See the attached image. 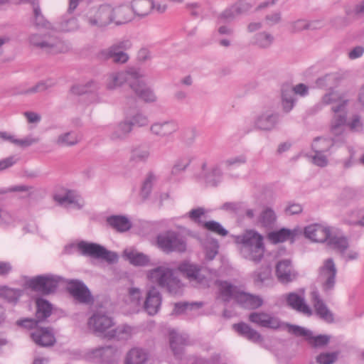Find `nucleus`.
Returning <instances> with one entry per match:
<instances>
[{
  "label": "nucleus",
  "instance_id": "f257e3e1",
  "mask_svg": "<svg viewBox=\"0 0 364 364\" xmlns=\"http://www.w3.org/2000/svg\"><path fill=\"white\" fill-rule=\"evenodd\" d=\"M263 240V236L254 230H246L235 237V242L242 257L255 263H259L264 257Z\"/></svg>",
  "mask_w": 364,
  "mask_h": 364
},
{
  "label": "nucleus",
  "instance_id": "f03ea898",
  "mask_svg": "<svg viewBox=\"0 0 364 364\" xmlns=\"http://www.w3.org/2000/svg\"><path fill=\"white\" fill-rule=\"evenodd\" d=\"M148 279L161 288H165L172 295L182 293L183 284L181 280L174 275V270L162 265L151 269L146 274Z\"/></svg>",
  "mask_w": 364,
  "mask_h": 364
},
{
  "label": "nucleus",
  "instance_id": "7ed1b4c3",
  "mask_svg": "<svg viewBox=\"0 0 364 364\" xmlns=\"http://www.w3.org/2000/svg\"><path fill=\"white\" fill-rule=\"evenodd\" d=\"M111 4H102L89 8L82 16V23L95 31L105 30L111 24Z\"/></svg>",
  "mask_w": 364,
  "mask_h": 364
},
{
  "label": "nucleus",
  "instance_id": "20e7f679",
  "mask_svg": "<svg viewBox=\"0 0 364 364\" xmlns=\"http://www.w3.org/2000/svg\"><path fill=\"white\" fill-rule=\"evenodd\" d=\"M132 47V43L130 40L121 39L114 42L109 47L101 50L98 53L97 57L100 60L112 59L114 63L124 64L129 59L126 51L131 49Z\"/></svg>",
  "mask_w": 364,
  "mask_h": 364
},
{
  "label": "nucleus",
  "instance_id": "39448f33",
  "mask_svg": "<svg viewBox=\"0 0 364 364\" xmlns=\"http://www.w3.org/2000/svg\"><path fill=\"white\" fill-rule=\"evenodd\" d=\"M29 41L34 46L52 54L65 53L70 49L66 42L50 35L32 34L29 37Z\"/></svg>",
  "mask_w": 364,
  "mask_h": 364
},
{
  "label": "nucleus",
  "instance_id": "423d86ee",
  "mask_svg": "<svg viewBox=\"0 0 364 364\" xmlns=\"http://www.w3.org/2000/svg\"><path fill=\"white\" fill-rule=\"evenodd\" d=\"M157 244L159 247L166 253L184 252L187 247L184 237L174 231H168L158 235Z\"/></svg>",
  "mask_w": 364,
  "mask_h": 364
},
{
  "label": "nucleus",
  "instance_id": "0eeeda50",
  "mask_svg": "<svg viewBox=\"0 0 364 364\" xmlns=\"http://www.w3.org/2000/svg\"><path fill=\"white\" fill-rule=\"evenodd\" d=\"M143 74L139 69L134 68H128L126 70L111 73L107 75L105 86L108 90H116L127 82L130 86L131 82L135 80L141 78Z\"/></svg>",
  "mask_w": 364,
  "mask_h": 364
},
{
  "label": "nucleus",
  "instance_id": "6e6552de",
  "mask_svg": "<svg viewBox=\"0 0 364 364\" xmlns=\"http://www.w3.org/2000/svg\"><path fill=\"white\" fill-rule=\"evenodd\" d=\"M88 329L97 336L107 337L109 329L114 326L113 318L103 311L95 312L87 320Z\"/></svg>",
  "mask_w": 364,
  "mask_h": 364
},
{
  "label": "nucleus",
  "instance_id": "1a4fd4ad",
  "mask_svg": "<svg viewBox=\"0 0 364 364\" xmlns=\"http://www.w3.org/2000/svg\"><path fill=\"white\" fill-rule=\"evenodd\" d=\"M77 247L82 255L102 259L109 262H113L117 259L115 253L96 243L80 241L77 243Z\"/></svg>",
  "mask_w": 364,
  "mask_h": 364
},
{
  "label": "nucleus",
  "instance_id": "9d476101",
  "mask_svg": "<svg viewBox=\"0 0 364 364\" xmlns=\"http://www.w3.org/2000/svg\"><path fill=\"white\" fill-rule=\"evenodd\" d=\"M60 277L55 275H39L26 282L31 289L43 294H49L55 291Z\"/></svg>",
  "mask_w": 364,
  "mask_h": 364
},
{
  "label": "nucleus",
  "instance_id": "9b49d317",
  "mask_svg": "<svg viewBox=\"0 0 364 364\" xmlns=\"http://www.w3.org/2000/svg\"><path fill=\"white\" fill-rule=\"evenodd\" d=\"M279 122V113L266 110L257 114L252 119V124L255 129L271 132L276 129Z\"/></svg>",
  "mask_w": 364,
  "mask_h": 364
},
{
  "label": "nucleus",
  "instance_id": "f8f14e48",
  "mask_svg": "<svg viewBox=\"0 0 364 364\" xmlns=\"http://www.w3.org/2000/svg\"><path fill=\"white\" fill-rule=\"evenodd\" d=\"M337 269L332 258H328L323 262V265L318 269V279L321 282L324 291L332 290L336 284Z\"/></svg>",
  "mask_w": 364,
  "mask_h": 364
},
{
  "label": "nucleus",
  "instance_id": "ddd939ff",
  "mask_svg": "<svg viewBox=\"0 0 364 364\" xmlns=\"http://www.w3.org/2000/svg\"><path fill=\"white\" fill-rule=\"evenodd\" d=\"M194 177L196 180L205 183L207 186L215 187L222 181L223 171L218 165L213 166L208 171L207 162L204 161L201 164L200 171L195 173Z\"/></svg>",
  "mask_w": 364,
  "mask_h": 364
},
{
  "label": "nucleus",
  "instance_id": "4468645a",
  "mask_svg": "<svg viewBox=\"0 0 364 364\" xmlns=\"http://www.w3.org/2000/svg\"><path fill=\"white\" fill-rule=\"evenodd\" d=\"M348 100L346 98V94L340 92L337 90H328L321 97V102L324 105H334L331 107V110L335 114L342 113L346 111V107Z\"/></svg>",
  "mask_w": 364,
  "mask_h": 364
},
{
  "label": "nucleus",
  "instance_id": "2eb2a0df",
  "mask_svg": "<svg viewBox=\"0 0 364 364\" xmlns=\"http://www.w3.org/2000/svg\"><path fill=\"white\" fill-rule=\"evenodd\" d=\"M178 129V125L176 120H157L153 122L150 127V133L156 137L168 138L175 134Z\"/></svg>",
  "mask_w": 364,
  "mask_h": 364
},
{
  "label": "nucleus",
  "instance_id": "dca6fc26",
  "mask_svg": "<svg viewBox=\"0 0 364 364\" xmlns=\"http://www.w3.org/2000/svg\"><path fill=\"white\" fill-rule=\"evenodd\" d=\"M177 269L185 278L195 285L203 284L205 279L201 274V267L195 263L183 261L179 264Z\"/></svg>",
  "mask_w": 364,
  "mask_h": 364
},
{
  "label": "nucleus",
  "instance_id": "f3484780",
  "mask_svg": "<svg viewBox=\"0 0 364 364\" xmlns=\"http://www.w3.org/2000/svg\"><path fill=\"white\" fill-rule=\"evenodd\" d=\"M331 228L322 224H311L304 228L305 237L314 242H327L331 233Z\"/></svg>",
  "mask_w": 364,
  "mask_h": 364
},
{
  "label": "nucleus",
  "instance_id": "a211bd4d",
  "mask_svg": "<svg viewBox=\"0 0 364 364\" xmlns=\"http://www.w3.org/2000/svg\"><path fill=\"white\" fill-rule=\"evenodd\" d=\"M287 305L292 309L301 313L306 316H311L313 311L310 306L306 303L304 291L301 290L299 293L291 292L285 295Z\"/></svg>",
  "mask_w": 364,
  "mask_h": 364
},
{
  "label": "nucleus",
  "instance_id": "6ab92c4d",
  "mask_svg": "<svg viewBox=\"0 0 364 364\" xmlns=\"http://www.w3.org/2000/svg\"><path fill=\"white\" fill-rule=\"evenodd\" d=\"M68 290L79 303L88 304L93 301L91 293L86 285L78 280L68 282Z\"/></svg>",
  "mask_w": 364,
  "mask_h": 364
},
{
  "label": "nucleus",
  "instance_id": "aec40b11",
  "mask_svg": "<svg viewBox=\"0 0 364 364\" xmlns=\"http://www.w3.org/2000/svg\"><path fill=\"white\" fill-rule=\"evenodd\" d=\"M346 112L335 114L331 125V133L334 136L331 139L334 144L346 142V132L345 131V124L346 122Z\"/></svg>",
  "mask_w": 364,
  "mask_h": 364
},
{
  "label": "nucleus",
  "instance_id": "412c9836",
  "mask_svg": "<svg viewBox=\"0 0 364 364\" xmlns=\"http://www.w3.org/2000/svg\"><path fill=\"white\" fill-rule=\"evenodd\" d=\"M116 353L115 348L105 346L92 349L88 353V357L97 363H109L114 359Z\"/></svg>",
  "mask_w": 364,
  "mask_h": 364
},
{
  "label": "nucleus",
  "instance_id": "4be33fe9",
  "mask_svg": "<svg viewBox=\"0 0 364 364\" xmlns=\"http://www.w3.org/2000/svg\"><path fill=\"white\" fill-rule=\"evenodd\" d=\"M161 304V295L159 289L154 285H151L147 293L144 301V309L149 315L156 314Z\"/></svg>",
  "mask_w": 364,
  "mask_h": 364
},
{
  "label": "nucleus",
  "instance_id": "5701e85b",
  "mask_svg": "<svg viewBox=\"0 0 364 364\" xmlns=\"http://www.w3.org/2000/svg\"><path fill=\"white\" fill-rule=\"evenodd\" d=\"M130 88L145 102L151 103L156 101L157 97L154 91L146 85L141 78H138L135 80V82H131Z\"/></svg>",
  "mask_w": 364,
  "mask_h": 364
},
{
  "label": "nucleus",
  "instance_id": "b1692460",
  "mask_svg": "<svg viewBox=\"0 0 364 364\" xmlns=\"http://www.w3.org/2000/svg\"><path fill=\"white\" fill-rule=\"evenodd\" d=\"M311 301L314 306L316 314L327 322L333 321V314L328 309L327 306L321 298L318 291L314 290L311 292Z\"/></svg>",
  "mask_w": 364,
  "mask_h": 364
},
{
  "label": "nucleus",
  "instance_id": "393cba45",
  "mask_svg": "<svg viewBox=\"0 0 364 364\" xmlns=\"http://www.w3.org/2000/svg\"><path fill=\"white\" fill-rule=\"evenodd\" d=\"M31 337L36 344L43 347L52 346L55 343L53 333L48 328L33 329L31 333Z\"/></svg>",
  "mask_w": 364,
  "mask_h": 364
},
{
  "label": "nucleus",
  "instance_id": "a878e982",
  "mask_svg": "<svg viewBox=\"0 0 364 364\" xmlns=\"http://www.w3.org/2000/svg\"><path fill=\"white\" fill-rule=\"evenodd\" d=\"M171 348L176 358H180L183 353L184 346L188 345V336L181 334L176 331H171L169 334Z\"/></svg>",
  "mask_w": 364,
  "mask_h": 364
},
{
  "label": "nucleus",
  "instance_id": "bb28decb",
  "mask_svg": "<svg viewBox=\"0 0 364 364\" xmlns=\"http://www.w3.org/2000/svg\"><path fill=\"white\" fill-rule=\"evenodd\" d=\"M54 199L60 205L66 208L72 207L80 210L83 207V202L80 197L72 191H68L63 195H55Z\"/></svg>",
  "mask_w": 364,
  "mask_h": 364
},
{
  "label": "nucleus",
  "instance_id": "cd10ccee",
  "mask_svg": "<svg viewBox=\"0 0 364 364\" xmlns=\"http://www.w3.org/2000/svg\"><path fill=\"white\" fill-rule=\"evenodd\" d=\"M112 17L111 24L114 23L117 26L127 23L133 18L132 10L128 6L114 7L111 5Z\"/></svg>",
  "mask_w": 364,
  "mask_h": 364
},
{
  "label": "nucleus",
  "instance_id": "c85d7f7f",
  "mask_svg": "<svg viewBox=\"0 0 364 364\" xmlns=\"http://www.w3.org/2000/svg\"><path fill=\"white\" fill-rule=\"evenodd\" d=\"M236 302L242 307L250 309H257L263 304V301L259 296L242 291L236 294Z\"/></svg>",
  "mask_w": 364,
  "mask_h": 364
},
{
  "label": "nucleus",
  "instance_id": "c756f323",
  "mask_svg": "<svg viewBox=\"0 0 364 364\" xmlns=\"http://www.w3.org/2000/svg\"><path fill=\"white\" fill-rule=\"evenodd\" d=\"M301 232L299 229L282 228L278 231L271 232L268 235V239L273 243L283 242L288 240H294Z\"/></svg>",
  "mask_w": 364,
  "mask_h": 364
},
{
  "label": "nucleus",
  "instance_id": "7c9ffc66",
  "mask_svg": "<svg viewBox=\"0 0 364 364\" xmlns=\"http://www.w3.org/2000/svg\"><path fill=\"white\" fill-rule=\"evenodd\" d=\"M132 131V124L129 123V120L122 121L114 127L109 138L114 141H121L126 139Z\"/></svg>",
  "mask_w": 364,
  "mask_h": 364
},
{
  "label": "nucleus",
  "instance_id": "2f4dec72",
  "mask_svg": "<svg viewBox=\"0 0 364 364\" xmlns=\"http://www.w3.org/2000/svg\"><path fill=\"white\" fill-rule=\"evenodd\" d=\"M276 274L278 279L282 283L292 281L295 275L292 272L290 260L284 259L279 262L276 266Z\"/></svg>",
  "mask_w": 364,
  "mask_h": 364
},
{
  "label": "nucleus",
  "instance_id": "473e14b6",
  "mask_svg": "<svg viewBox=\"0 0 364 364\" xmlns=\"http://www.w3.org/2000/svg\"><path fill=\"white\" fill-rule=\"evenodd\" d=\"M80 28V24L78 19L67 13L57 23L56 29L60 32L70 33L78 31Z\"/></svg>",
  "mask_w": 364,
  "mask_h": 364
},
{
  "label": "nucleus",
  "instance_id": "72a5a7b5",
  "mask_svg": "<svg viewBox=\"0 0 364 364\" xmlns=\"http://www.w3.org/2000/svg\"><path fill=\"white\" fill-rule=\"evenodd\" d=\"M274 42V36L269 32L260 31L252 38V44L261 50H267L272 47Z\"/></svg>",
  "mask_w": 364,
  "mask_h": 364
},
{
  "label": "nucleus",
  "instance_id": "f704fd0d",
  "mask_svg": "<svg viewBox=\"0 0 364 364\" xmlns=\"http://www.w3.org/2000/svg\"><path fill=\"white\" fill-rule=\"evenodd\" d=\"M56 81L53 79H46L38 82L33 86L20 90L18 94L21 95H31L39 92H46L56 85Z\"/></svg>",
  "mask_w": 364,
  "mask_h": 364
},
{
  "label": "nucleus",
  "instance_id": "c9c22d12",
  "mask_svg": "<svg viewBox=\"0 0 364 364\" xmlns=\"http://www.w3.org/2000/svg\"><path fill=\"white\" fill-rule=\"evenodd\" d=\"M80 141L75 132H67L59 134L53 141L58 147H69L77 144Z\"/></svg>",
  "mask_w": 364,
  "mask_h": 364
},
{
  "label": "nucleus",
  "instance_id": "e433bc0d",
  "mask_svg": "<svg viewBox=\"0 0 364 364\" xmlns=\"http://www.w3.org/2000/svg\"><path fill=\"white\" fill-rule=\"evenodd\" d=\"M277 221V215L274 210L269 207L264 208L259 213L257 224L259 226L272 229Z\"/></svg>",
  "mask_w": 364,
  "mask_h": 364
},
{
  "label": "nucleus",
  "instance_id": "4c0bfd02",
  "mask_svg": "<svg viewBox=\"0 0 364 364\" xmlns=\"http://www.w3.org/2000/svg\"><path fill=\"white\" fill-rule=\"evenodd\" d=\"M281 96L282 110L285 113H288L293 109L296 100L291 86L289 85H283Z\"/></svg>",
  "mask_w": 364,
  "mask_h": 364
},
{
  "label": "nucleus",
  "instance_id": "58836bf2",
  "mask_svg": "<svg viewBox=\"0 0 364 364\" xmlns=\"http://www.w3.org/2000/svg\"><path fill=\"white\" fill-rule=\"evenodd\" d=\"M341 80V76L338 73L326 74L316 80V85L319 88L327 91L336 88Z\"/></svg>",
  "mask_w": 364,
  "mask_h": 364
},
{
  "label": "nucleus",
  "instance_id": "ea45409f",
  "mask_svg": "<svg viewBox=\"0 0 364 364\" xmlns=\"http://www.w3.org/2000/svg\"><path fill=\"white\" fill-rule=\"evenodd\" d=\"M234 329L241 336L247 338L248 340L259 343L262 341L261 335L249 325L245 323H240L233 325Z\"/></svg>",
  "mask_w": 364,
  "mask_h": 364
},
{
  "label": "nucleus",
  "instance_id": "a19ab883",
  "mask_svg": "<svg viewBox=\"0 0 364 364\" xmlns=\"http://www.w3.org/2000/svg\"><path fill=\"white\" fill-rule=\"evenodd\" d=\"M154 1L152 0H133L132 10L133 14L139 16H147L153 10Z\"/></svg>",
  "mask_w": 364,
  "mask_h": 364
},
{
  "label": "nucleus",
  "instance_id": "79ce46f5",
  "mask_svg": "<svg viewBox=\"0 0 364 364\" xmlns=\"http://www.w3.org/2000/svg\"><path fill=\"white\" fill-rule=\"evenodd\" d=\"M107 222L112 228L119 232L127 231L132 227L130 221L124 216L112 215L107 218Z\"/></svg>",
  "mask_w": 364,
  "mask_h": 364
},
{
  "label": "nucleus",
  "instance_id": "37998d69",
  "mask_svg": "<svg viewBox=\"0 0 364 364\" xmlns=\"http://www.w3.org/2000/svg\"><path fill=\"white\" fill-rule=\"evenodd\" d=\"M124 256L131 264L135 266H144L149 262V259L146 255L134 250H125Z\"/></svg>",
  "mask_w": 364,
  "mask_h": 364
},
{
  "label": "nucleus",
  "instance_id": "c03bdc74",
  "mask_svg": "<svg viewBox=\"0 0 364 364\" xmlns=\"http://www.w3.org/2000/svg\"><path fill=\"white\" fill-rule=\"evenodd\" d=\"M327 245L340 255L343 250L349 247V242L346 237L333 235L331 232L327 241Z\"/></svg>",
  "mask_w": 364,
  "mask_h": 364
},
{
  "label": "nucleus",
  "instance_id": "a18cd8bd",
  "mask_svg": "<svg viewBox=\"0 0 364 364\" xmlns=\"http://www.w3.org/2000/svg\"><path fill=\"white\" fill-rule=\"evenodd\" d=\"M147 360V355L141 348L131 349L127 355L124 364H144Z\"/></svg>",
  "mask_w": 364,
  "mask_h": 364
},
{
  "label": "nucleus",
  "instance_id": "49530a36",
  "mask_svg": "<svg viewBox=\"0 0 364 364\" xmlns=\"http://www.w3.org/2000/svg\"><path fill=\"white\" fill-rule=\"evenodd\" d=\"M240 290L235 286L232 285L228 282H221L220 283V293L223 301H229L231 299L236 301V294H239Z\"/></svg>",
  "mask_w": 364,
  "mask_h": 364
},
{
  "label": "nucleus",
  "instance_id": "de8ad7c7",
  "mask_svg": "<svg viewBox=\"0 0 364 364\" xmlns=\"http://www.w3.org/2000/svg\"><path fill=\"white\" fill-rule=\"evenodd\" d=\"M191 159L189 157H180L177 159L171 169L168 180L171 181L175 178L178 174L185 171L191 164Z\"/></svg>",
  "mask_w": 364,
  "mask_h": 364
},
{
  "label": "nucleus",
  "instance_id": "09e8293b",
  "mask_svg": "<svg viewBox=\"0 0 364 364\" xmlns=\"http://www.w3.org/2000/svg\"><path fill=\"white\" fill-rule=\"evenodd\" d=\"M36 317L38 321H43L50 316L52 306L48 301L43 299H38L36 300Z\"/></svg>",
  "mask_w": 364,
  "mask_h": 364
},
{
  "label": "nucleus",
  "instance_id": "8fccbe9b",
  "mask_svg": "<svg viewBox=\"0 0 364 364\" xmlns=\"http://www.w3.org/2000/svg\"><path fill=\"white\" fill-rule=\"evenodd\" d=\"M132 333V328L127 325L119 326L110 330L107 333V338H116L117 340H127Z\"/></svg>",
  "mask_w": 364,
  "mask_h": 364
},
{
  "label": "nucleus",
  "instance_id": "3c124183",
  "mask_svg": "<svg viewBox=\"0 0 364 364\" xmlns=\"http://www.w3.org/2000/svg\"><path fill=\"white\" fill-rule=\"evenodd\" d=\"M151 156L149 148L145 146H137L132 150L130 161L135 163H145Z\"/></svg>",
  "mask_w": 364,
  "mask_h": 364
},
{
  "label": "nucleus",
  "instance_id": "603ef678",
  "mask_svg": "<svg viewBox=\"0 0 364 364\" xmlns=\"http://www.w3.org/2000/svg\"><path fill=\"white\" fill-rule=\"evenodd\" d=\"M334 144L332 139L317 137L314 140L311 147L314 151L329 152Z\"/></svg>",
  "mask_w": 364,
  "mask_h": 364
},
{
  "label": "nucleus",
  "instance_id": "864d4df0",
  "mask_svg": "<svg viewBox=\"0 0 364 364\" xmlns=\"http://www.w3.org/2000/svg\"><path fill=\"white\" fill-rule=\"evenodd\" d=\"M271 275V268L269 266H262L258 270L254 272L252 274L254 282L258 286H262L264 282L268 280Z\"/></svg>",
  "mask_w": 364,
  "mask_h": 364
},
{
  "label": "nucleus",
  "instance_id": "5fc2aeb1",
  "mask_svg": "<svg viewBox=\"0 0 364 364\" xmlns=\"http://www.w3.org/2000/svg\"><path fill=\"white\" fill-rule=\"evenodd\" d=\"M157 176L153 172H149L141 188V196L146 200L151 192L154 183L156 181Z\"/></svg>",
  "mask_w": 364,
  "mask_h": 364
},
{
  "label": "nucleus",
  "instance_id": "6e6d98bb",
  "mask_svg": "<svg viewBox=\"0 0 364 364\" xmlns=\"http://www.w3.org/2000/svg\"><path fill=\"white\" fill-rule=\"evenodd\" d=\"M23 291L7 287L0 288V296L9 302H16L22 295Z\"/></svg>",
  "mask_w": 364,
  "mask_h": 364
},
{
  "label": "nucleus",
  "instance_id": "4d7b16f0",
  "mask_svg": "<svg viewBox=\"0 0 364 364\" xmlns=\"http://www.w3.org/2000/svg\"><path fill=\"white\" fill-rule=\"evenodd\" d=\"M309 28H316V26H313V23H309L306 19H297L289 23V30L293 33Z\"/></svg>",
  "mask_w": 364,
  "mask_h": 364
},
{
  "label": "nucleus",
  "instance_id": "13d9d810",
  "mask_svg": "<svg viewBox=\"0 0 364 364\" xmlns=\"http://www.w3.org/2000/svg\"><path fill=\"white\" fill-rule=\"evenodd\" d=\"M346 14L353 19H358L364 17V0L357 2L353 8H346Z\"/></svg>",
  "mask_w": 364,
  "mask_h": 364
},
{
  "label": "nucleus",
  "instance_id": "bf43d9fd",
  "mask_svg": "<svg viewBox=\"0 0 364 364\" xmlns=\"http://www.w3.org/2000/svg\"><path fill=\"white\" fill-rule=\"evenodd\" d=\"M283 328H286L289 333L296 336L304 337L306 341L311 336V331L299 326L284 323Z\"/></svg>",
  "mask_w": 364,
  "mask_h": 364
},
{
  "label": "nucleus",
  "instance_id": "052dcab7",
  "mask_svg": "<svg viewBox=\"0 0 364 364\" xmlns=\"http://www.w3.org/2000/svg\"><path fill=\"white\" fill-rule=\"evenodd\" d=\"M203 306L202 302H178L174 305L173 313L174 314H181L185 312L186 310H191L193 309H199Z\"/></svg>",
  "mask_w": 364,
  "mask_h": 364
},
{
  "label": "nucleus",
  "instance_id": "680f3d73",
  "mask_svg": "<svg viewBox=\"0 0 364 364\" xmlns=\"http://www.w3.org/2000/svg\"><path fill=\"white\" fill-rule=\"evenodd\" d=\"M309 343L315 348H321L326 346L330 341V336L326 335H319L314 336L311 331V336L309 337Z\"/></svg>",
  "mask_w": 364,
  "mask_h": 364
},
{
  "label": "nucleus",
  "instance_id": "e2e57ef3",
  "mask_svg": "<svg viewBox=\"0 0 364 364\" xmlns=\"http://www.w3.org/2000/svg\"><path fill=\"white\" fill-rule=\"evenodd\" d=\"M238 15L232 4L218 14V20L220 22H230L232 21Z\"/></svg>",
  "mask_w": 364,
  "mask_h": 364
},
{
  "label": "nucleus",
  "instance_id": "0e129e2a",
  "mask_svg": "<svg viewBox=\"0 0 364 364\" xmlns=\"http://www.w3.org/2000/svg\"><path fill=\"white\" fill-rule=\"evenodd\" d=\"M350 18L352 17H348L346 14V16H336L331 19L330 24L334 29L341 30L350 24Z\"/></svg>",
  "mask_w": 364,
  "mask_h": 364
},
{
  "label": "nucleus",
  "instance_id": "69168bd1",
  "mask_svg": "<svg viewBox=\"0 0 364 364\" xmlns=\"http://www.w3.org/2000/svg\"><path fill=\"white\" fill-rule=\"evenodd\" d=\"M314 154L311 157L314 164L319 167H325L328 164L329 152L314 151Z\"/></svg>",
  "mask_w": 364,
  "mask_h": 364
},
{
  "label": "nucleus",
  "instance_id": "338daca9",
  "mask_svg": "<svg viewBox=\"0 0 364 364\" xmlns=\"http://www.w3.org/2000/svg\"><path fill=\"white\" fill-rule=\"evenodd\" d=\"M204 227L214 233H216L220 236H226L228 233V230H225L218 222L210 220L204 223Z\"/></svg>",
  "mask_w": 364,
  "mask_h": 364
},
{
  "label": "nucleus",
  "instance_id": "774afa93",
  "mask_svg": "<svg viewBox=\"0 0 364 364\" xmlns=\"http://www.w3.org/2000/svg\"><path fill=\"white\" fill-rule=\"evenodd\" d=\"M338 359V353H322L316 357V361L319 364H333Z\"/></svg>",
  "mask_w": 364,
  "mask_h": 364
}]
</instances>
